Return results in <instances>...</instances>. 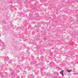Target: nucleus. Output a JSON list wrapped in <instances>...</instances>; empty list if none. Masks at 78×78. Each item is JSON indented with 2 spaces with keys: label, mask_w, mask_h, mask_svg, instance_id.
Listing matches in <instances>:
<instances>
[{
  "label": "nucleus",
  "mask_w": 78,
  "mask_h": 78,
  "mask_svg": "<svg viewBox=\"0 0 78 78\" xmlns=\"http://www.w3.org/2000/svg\"><path fill=\"white\" fill-rule=\"evenodd\" d=\"M63 73H64V70H62L60 72V73L61 74V75H62L63 76H64V74H63Z\"/></svg>",
  "instance_id": "f257e3e1"
},
{
  "label": "nucleus",
  "mask_w": 78,
  "mask_h": 78,
  "mask_svg": "<svg viewBox=\"0 0 78 78\" xmlns=\"http://www.w3.org/2000/svg\"><path fill=\"white\" fill-rule=\"evenodd\" d=\"M72 70V69H70V70L67 69V71L68 72V73H70V72H71V71Z\"/></svg>",
  "instance_id": "f03ea898"
},
{
  "label": "nucleus",
  "mask_w": 78,
  "mask_h": 78,
  "mask_svg": "<svg viewBox=\"0 0 78 78\" xmlns=\"http://www.w3.org/2000/svg\"><path fill=\"white\" fill-rule=\"evenodd\" d=\"M9 59V58L8 56L7 57V58H5V59H6V60H7V59Z\"/></svg>",
  "instance_id": "7ed1b4c3"
},
{
  "label": "nucleus",
  "mask_w": 78,
  "mask_h": 78,
  "mask_svg": "<svg viewBox=\"0 0 78 78\" xmlns=\"http://www.w3.org/2000/svg\"><path fill=\"white\" fill-rule=\"evenodd\" d=\"M10 62L11 63V62H12V61L11 60H10L8 61V62Z\"/></svg>",
  "instance_id": "20e7f679"
},
{
  "label": "nucleus",
  "mask_w": 78,
  "mask_h": 78,
  "mask_svg": "<svg viewBox=\"0 0 78 78\" xmlns=\"http://www.w3.org/2000/svg\"><path fill=\"white\" fill-rule=\"evenodd\" d=\"M35 73L36 75H38V73L36 72Z\"/></svg>",
  "instance_id": "39448f33"
},
{
  "label": "nucleus",
  "mask_w": 78,
  "mask_h": 78,
  "mask_svg": "<svg viewBox=\"0 0 78 78\" xmlns=\"http://www.w3.org/2000/svg\"><path fill=\"white\" fill-rule=\"evenodd\" d=\"M1 44H0V45Z\"/></svg>",
  "instance_id": "423d86ee"
}]
</instances>
